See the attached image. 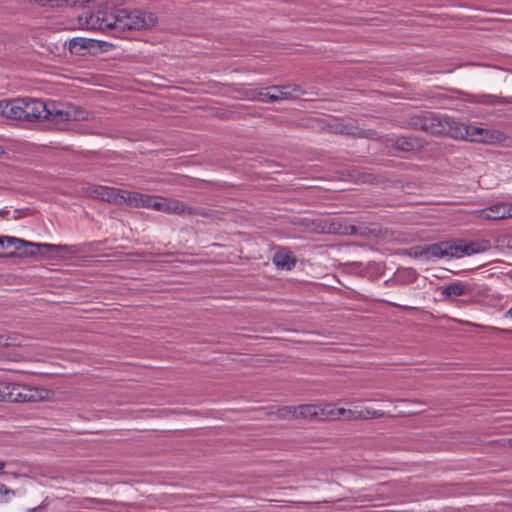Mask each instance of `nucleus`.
I'll return each mask as SVG.
<instances>
[{"mask_svg": "<svg viewBox=\"0 0 512 512\" xmlns=\"http://www.w3.org/2000/svg\"><path fill=\"white\" fill-rule=\"evenodd\" d=\"M403 123L407 128L422 130L433 135H446L455 139L488 143L503 139V134L499 131L469 126L454 117L430 111L409 114Z\"/></svg>", "mask_w": 512, "mask_h": 512, "instance_id": "nucleus-1", "label": "nucleus"}, {"mask_svg": "<svg viewBox=\"0 0 512 512\" xmlns=\"http://www.w3.org/2000/svg\"><path fill=\"white\" fill-rule=\"evenodd\" d=\"M156 22L157 17L153 13L127 9H100L84 17V24L88 29L99 30L118 38H126V31L152 28Z\"/></svg>", "mask_w": 512, "mask_h": 512, "instance_id": "nucleus-2", "label": "nucleus"}, {"mask_svg": "<svg viewBox=\"0 0 512 512\" xmlns=\"http://www.w3.org/2000/svg\"><path fill=\"white\" fill-rule=\"evenodd\" d=\"M490 248V241L485 239L473 241L453 239L424 246H417L414 249V256L427 261L442 258H462L464 256H471L473 254L486 252Z\"/></svg>", "mask_w": 512, "mask_h": 512, "instance_id": "nucleus-3", "label": "nucleus"}, {"mask_svg": "<svg viewBox=\"0 0 512 512\" xmlns=\"http://www.w3.org/2000/svg\"><path fill=\"white\" fill-rule=\"evenodd\" d=\"M149 208L168 214L191 215L193 208L186 206L183 202L176 199H166L159 196H151Z\"/></svg>", "mask_w": 512, "mask_h": 512, "instance_id": "nucleus-4", "label": "nucleus"}, {"mask_svg": "<svg viewBox=\"0 0 512 512\" xmlns=\"http://www.w3.org/2000/svg\"><path fill=\"white\" fill-rule=\"evenodd\" d=\"M86 193L90 197L117 205H122L124 201V190L114 187L89 185L86 188Z\"/></svg>", "mask_w": 512, "mask_h": 512, "instance_id": "nucleus-5", "label": "nucleus"}, {"mask_svg": "<svg viewBox=\"0 0 512 512\" xmlns=\"http://www.w3.org/2000/svg\"><path fill=\"white\" fill-rule=\"evenodd\" d=\"M42 390L23 385H13L6 390V400L10 402H36L43 398Z\"/></svg>", "mask_w": 512, "mask_h": 512, "instance_id": "nucleus-6", "label": "nucleus"}, {"mask_svg": "<svg viewBox=\"0 0 512 512\" xmlns=\"http://www.w3.org/2000/svg\"><path fill=\"white\" fill-rule=\"evenodd\" d=\"M295 410L296 419L335 418V408L331 405L322 407L314 404H303L295 406Z\"/></svg>", "mask_w": 512, "mask_h": 512, "instance_id": "nucleus-7", "label": "nucleus"}, {"mask_svg": "<svg viewBox=\"0 0 512 512\" xmlns=\"http://www.w3.org/2000/svg\"><path fill=\"white\" fill-rule=\"evenodd\" d=\"M386 413L382 410H374L369 407H364L361 409L355 410H345L343 408L335 409V418H339L341 416L346 417L348 420H357V419H374L384 417Z\"/></svg>", "mask_w": 512, "mask_h": 512, "instance_id": "nucleus-8", "label": "nucleus"}, {"mask_svg": "<svg viewBox=\"0 0 512 512\" xmlns=\"http://www.w3.org/2000/svg\"><path fill=\"white\" fill-rule=\"evenodd\" d=\"M23 99V120L33 121L44 119L47 112L46 103L38 99Z\"/></svg>", "mask_w": 512, "mask_h": 512, "instance_id": "nucleus-9", "label": "nucleus"}, {"mask_svg": "<svg viewBox=\"0 0 512 512\" xmlns=\"http://www.w3.org/2000/svg\"><path fill=\"white\" fill-rule=\"evenodd\" d=\"M268 90H272L273 95L270 99L276 102L286 99H297L305 94L302 87L298 85H274L268 87Z\"/></svg>", "mask_w": 512, "mask_h": 512, "instance_id": "nucleus-10", "label": "nucleus"}, {"mask_svg": "<svg viewBox=\"0 0 512 512\" xmlns=\"http://www.w3.org/2000/svg\"><path fill=\"white\" fill-rule=\"evenodd\" d=\"M0 115L8 119H23V99L0 100Z\"/></svg>", "mask_w": 512, "mask_h": 512, "instance_id": "nucleus-11", "label": "nucleus"}, {"mask_svg": "<svg viewBox=\"0 0 512 512\" xmlns=\"http://www.w3.org/2000/svg\"><path fill=\"white\" fill-rule=\"evenodd\" d=\"M481 216L485 219H504L512 217V206L504 203L491 205L481 211Z\"/></svg>", "mask_w": 512, "mask_h": 512, "instance_id": "nucleus-12", "label": "nucleus"}, {"mask_svg": "<svg viewBox=\"0 0 512 512\" xmlns=\"http://www.w3.org/2000/svg\"><path fill=\"white\" fill-rule=\"evenodd\" d=\"M97 41L89 38L76 37L69 40L68 49L72 54L85 55L91 49L96 48Z\"/></svg>", "mask_w": 512, "mask_h": 512, "instance_id": "nucleus-13", "label": "nucleus"}, {"mask_svg": "<svg viewBox=\"0 0 512 512\" xmlns=\"http://www.w3.org/2000/svg\"><path fill=\"white\" fill-rule=\"evenodd\" d=\"M123 196V204L134 208H149L152 195L141 194L138 192H128L124 190Z\"/></svg>", "mask_w": 512, "mask_h": 512, "instance_id": "nucleus-14", "label": "nucleus"}, {"mask_svg": "<svg viewBox=\"0 0 512 512\" xmlns=\"http://www.w3.org/2000/svg\"><path fill=\"white\" fill-rule=\"evenodd\" d=\"M17 240L21 241L22 244L5 243V249L10 248V247L14 248V251L10 252L8 254L9 257H13V256L35 257L36 256V251L33 250L34 242L26 241L21 238H17Z\"/></svg>", "mask_w": 512, "mask_h": 512, "instance_id": "nucleus-15", "label": "nucleus"}, {"mask_svg": "<svg viewBox=\"0 0 512 512\" xmlns=\"http://www.w3.org/2000/svg\"><path fill=\"white\" fill-rule=\"evenodd\" d=\"M393 145L399 151L411 152L422 148V141L413 136H402L393 140Z\"/></svg>", "mask_w": 512, "mask_h": 512, "instance_id": "nucleus-16", "label": "nucleus"}, {"mask_svg": "<svg viewBox=\"0 0 512 512\" xmlns=\"http://www.w3.org/2000/svg\"><path fill=\"white\" fill-rule=\"evenodd\" d=\"M47 112L45 111V120L55 121V122H65L66 121V107L62 104H56L55 102L46 103Z\"/></svg>", "mask_w": 512, "mask_h": 512, "instance_id": "nucleus-17", "label": "nucleus"}, {"mask_svg": "<svg viewBox=\"0 0 512 512\" xmlns=\"http://www.w3.org/2000/svg\"><path fill=\"white\" fill-rule=\"evenodd\" d=\"M273 263L281 269L290 270L296 264L295 257L287 250H279L273 256Z\"/></svg>", "mask_w": 512, "mask_h": 512, "instance_id": "nucleus-18", "label": "nucleus"}, {"mask_svg": "<svg viewBox=\"0 0 512 512\" xmlns=\"http://www.w3.org/2000/svg\"><path fill=\"white\" fill-rule=\"evenodd\" d=\"M322 229H323V231H325L327 233H334V234H338V233H349L351 235L361 234V232L358 231V228L355 225H349L348 227L344 228V231H342L340 223L333 219L325 220Z\"/></svg>", "mask_w": 512, "mask_h": 512, "instance_id": "nucleus-19", "label": "nucleus"}, {"mask_svg": "<svg viewBox=\"0 0 512 512\" xmlns=\"http://www.w3.org/2000/svg\"><path fill=\"white\" fill-rule=\"evenodd\" d=\"M470 292L468 284L461 281H455L446 286L442 292L446 297H458L467 295Z\"/></svg>", "mask_w": 512, "mask_h": 512, "instance_id": "nucleus-20", "label": "nucleus"}, {"mask_svg": "<svg viewBox=\"0 0 512 512\" xmlns=\"http://www.w3.org/2000/svg\"><path fill=\"white\" fill-rule=\"evenodd\" d=\"M33 250L36 251V256L37 255L46 256L50 253H58L60 251H67L68 246L34 242Z\"/></svg>", "mask_w": 512, "mask_h": 512, "instance_id": "nucleus-21", "label": "nucleus"}, {"mask_svg": "<svg viewBox=\"0 0 512 512\" xmlns=\"http://www.w3.org/2000/svg\"><path fill=\"white\" fill-rule=\"evenodd\" d=\"M66 112V121H81L89 118V112L80 106L68 105Z\"/></svg>", "mask_w": 512, "mask_h": 512, "instance_id": "nucleus-22", "label": "nucleus"}, {"mask_svg": "<svg viewBox=\"0 0 512 512\" xmlns=\"http://www.w3.org/2000/svg\"><path fill=\"white\" fill-rule=\"evenodd\" d=\"M331 130L338 134L343 135H356L358 134V128L354 126L352 123H336L333 126H330Z\"/></svg>", "mask_w": 512, "mask_h": 512, "instance_id": "nucleus-23", "label": "nucleus"}, {"mask_svg": "<svg viewBox=\"0 0 512 512\" xmlns=\"http://www.w3.org/2000/svg\"><path fill=\"white\" fill-rule=\"evenodd\" d=\"M477 102H479L481 104H490V105L507 103L504 98H500L496 95H491V94L479 95Z\"/></svg>", "mask_w": 512, "mask_h": 512, "instance_id": "nucleus-24", "label": "nucleus"}, {"mask_svg": "<svg viewBox=\"0 0 512 512\" xmlns=\"http://www.w3.org/2000/svg\"><path fill=\"white\" fill-rule=\"evenodd\" d=\"M242 97L246 100L259 101L262 99V92L256 88H244L241 92Z\"/></svg>", "mask_w": 512, "mask_h": 512, "instance_id": "nucleus-25", "label": "nucleus"}, {"mask_svg": "<svg viewBox=\"0 0 512 512\" xmlns=\"http://www.w3.org/2000/svg\"><path fill=\"white\" fill-rule=\"evenodd\" d=\"M277 416L280 419H296L295 406H285L277 410Z\"/></svg>", "mask_w": 512, "mask_h": 512, "instance_id": "nucleus-26", "label": "nucleus"}, {"mask_svg": "<svg viewBox=\"0 0 512 512\" xmlns=\"http://www.w3.org/2000/svg\"><path fill=\"white\" fill-rule=\"evenodd\" d=\"M83 0H50L51 7H74L82 4Z\"/></svg>", "mask_w": 512, "mask_h": 512, "instance_id": "nucleus-27", "label": "nucleus"}, {"mask_svg": "<svg viewBox=\"0 0 512 512\" xmlns=\"http://www.w3.org/2000/svg\"><path fill=\"white\" fill-rule=\"evenodd\" d=\"M5 243L22 244L21 241L17 240V237H13V236H0V247L2 249H5Z\"/></svg>", "mask_w": 512, "mask_h": 512, "instance_id": "nucleus-28", "label": "nucleus"}, {"mask_svg": "<svg viewBox=\"0 0 512 512\" xmlns=\"http://www.w3.org/2000/svg\"><path fill=\"white\" fill-rule=\"evenodd\" d=\"M260 91L262 92V99H260V102H263V103H273L274 102L270 99V97L273 95L272 90H268V88H264V89H260Z\"/></svg>", "mask_w": 512, "mask_h": 512, "instance_id": "nucleus-29", "label": "nucleus"}, {"mask_svg": "<svg viewBox=\"0 0 512 512\" xmlns=\"http://www.w3.org/2000/svg\"><path fill=\"white\" fill-rule=\"evenodd\" d=\"M12 494L14 495V491L7 488L4 484L0 483V500H2L6 495Z\"/></svg>", "mask_w": 512, "mask_h": 512, "instance_id": "nucleus-30", "label": "nucleus"}, {"mask_svg": "<svg viewBox=\"0 0 512 512\" xmlns=\"http://www.w3.org/2000/svg\"><path fill=\"white\" fill-rule=\"evenodd\" d=\"M9 387L8 386H2L0 387V400L1 401H5L6 400V390H8Z\"/></svg>", "mask_w": 512, "mask_h": 512, "instance_id": "nucleus-31", "label": "nucleus"}, {"mask_svg": "<svg viewBox=\"0 0 512 512\" xmlns=\"http://www.w3.org/2000/svg\"><path fill=\"white\" fill-rule=\"evenodd\" d=\"M0 346H9L8 338L5 337L4 335H0Z\"/></svg>", "mask_w": 512, "mask_h": 512, "instance_id": "nucleus-32", "label": "nucleus"}, {"mask_svg": "<svg viewBox=\"0 0 512 512\" xmlns=\"http://www.w3.org/2000/svg\"><path fill=\"white\" fill-rule=\"evenodd\" d=\"M40 6H50V0H34Z\"/></svg>", "mask_w": 512, "mask_h": 512, "instance_id": "nucleus-33", "label": "nucleus"}, {"mask_svg": "<svg viewBox=\"0 0 512 512\" xmlns=\"http://www.w3.org/2000/svg\"><path fill=\"white\" fill-rule=\"evenodd\" d=\"M6 465L7 463L5 461H0V474H6V472L4 471Z\"/></svg>", "mask_w": 512, "mask_h": 512, "instance_id": "nucleus-34", "label": "nucleus"}, {"mask_svg": "<svg viewBox=\"0 0 512 512\" xmlns=\"http://www.w3.org/2000/svg\"><path fill=\"white\" fill-rule=\"evenodd\" d=\"M505 317L512 319V306L507 310Z\"/></svg>", "mask_w": 512, "mask_h": 512, "instance_id": "nucleus-35", "label": "nucleus"}, {"mask_svg": "<svg viewBox=\"0 0 512 512\" xmlns=\"http://www.w3.org/2000/svg\"><path fill=\"white\" fill-rule=\"evenodd\" d=\"M395 306L400 307V305H397V304H395ZM401 308H403L405 310L413 309L412 307H409V306H401Z\"/></svg>", "mask_w": 512, "mask_h": 512, "instance_id": "nucleus-36", "label": "nucleus"}, {"mask_svg": "<svg viewBox=\"0 0 512 512\" xmlns=\"http://www.w3.org/2000/svg\"><path fill=\"white\" fill-rule=\"evenodd\" d=\"M4 154V149L0 146V155Z\"/></svg>", "mask_w": 512, "mask_h": 512, "instance_id": "nucleus-37", "label": "nucleus"}, {"mask_svg": "<svg viewBox=\"0 0 512 512\" xmlns=\"http://www.w3.org/2000/svg\"><path fill=\"white\" fill-rule=\"evenodd\" d=\"M508 443L512 447V437L510 439H508Z\"/></svg>", "mask_w": 512, "mask_h": 512, "instance_id": "nucleus-38", "label": "nucleus"}, {"mask_svg": "<svg viewBox=\"0 0 512 512\" xmlns=\"http://www.w3.org/2000/svg\"><path fill=\"white\" fill-rule=\"evenodd\" d=\"M36 511H37V508H32V509H30L29 512H36Z\"/></svg>", "mask_w": 512, "mask_h": 512, "instance_id": "nucleus-39", "label": "nucleus"}]
</instances>
